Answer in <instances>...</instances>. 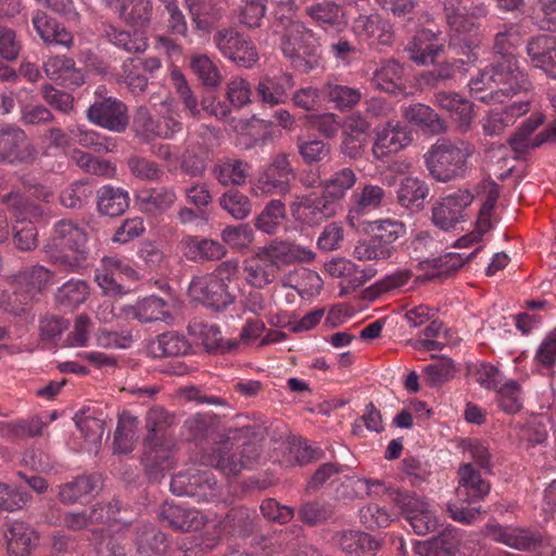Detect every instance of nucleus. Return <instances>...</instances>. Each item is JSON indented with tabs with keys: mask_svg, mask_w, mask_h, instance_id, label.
<instances>
[{
	"mask_svg": "<svg viewBox=\"0 0 556 556\" xmlns=\"http://www.w3.org/2000/svg\"><path fill=\"white\" fill-rule=\"evenodd\" d=\"M519 40L518 24L506 23L497 27L493 50L501 55V61L484 67L470 79L469 92L475 100L486 104L502 103L505 98L530 89L528 74L519 68L518 61L513 55V50Z\"/></svg>",
	"mask_w": 556,
	"mask_h": 556,
	"instance_id": "obj_1",
	"label": "nucleus"
},
{
	"mask_svg": "<svg viewBox=\"0 0 556 556\" xmlns=\"http://www.w3.org/2000/svg\"><path fill=\"white\" fill-rule=\"evenodd\" d=\"M86 232L72 220L62 219L53 226L43 252L51 264L65 271L78 270L85 261Z\"/></svg>",
	"mask_w": 556,
	"mask_h": 556,
	"instance_id": "obj_2",
	"label": "nucleus"
},
{
	"mask_svg": "<svg viewBox=\"0 0 556 556\" xmlns=\"http://www.w3.org/2000/svg\"><path fill=\"white\" fill-rule=\"evenodd\" d=\"M258 456L253 427L229 428L222 445L211 453V466L215 463V467L224 475L235 476L243 468L252 466Z\"/></svg>",
	"mask_w": 556,
	"mask_h": 556,
	"instance_id": "obj_3",
	"label": "nucleus"
},
{
	"mask_svg": "<svg viewBox=\"0 0 556 556\" xmlns=\"http://www.w3.org/2000/svg\"><path fill=\"white\" fill-rule=\"evenodd\" d=\"M473 152L475 147L468 141L439 139L426 153V165L434 179L446 182L464 176Z\"/></svg>",
	"mask_w": 556,
	"mask_h": 556,
	"instance_id": "obj_4",
	"label": "nucleus"
},
{
	"mask_svg": "<svg viewBox=\"0 0 556 556\" xmlns=\"http://www.w3.org/2000/svg\"><path fill=\"white\" fill-rule=\"evenodd\" d=\"M8 282L10 290H0V307L18 315L36 293L53 283V273L41 265H35L10 276Z\"/></svg>",
	"mask_w": 556,
	"mask_h": 556,
	"instance_id": "obj_5",
	"label": "nucleus"
},
{
	"mask_svg": "<svg viewBox=\"0 0 556 556\" xmlns=\"http://www.w3.org/2000/svg\"><path fill=\"white\" fill-rule=\"evenodd\" d=\"M1 202L8 207L15 222L14 243L21 251H31L38 244V230L35 226L43 211L27 200L20 191H11L2 197Z\"/></svg>",
	"mask_w": 556,
	"mask_h": 556,
	"instance_id": "obj_6",
	"label": "nucleus"
},
{
	"mask_svg": "<svg viewBox=\"0 0 556 556\" xmlns=\"http://www.w3.org/2000/svg\"><path fill=\"white\" fill-rule=\"evenodd\" d=\"M318 47L319 41L313 29L300 21H289L281 38V51L295 68L311 71L314 65L305 56H314Z\"/></svg>",
	"mask_w": 556,
	"mask_h": 556,
	"instance_id": "obj_7",
	"label": "nucleus"
},
{
	"mask_svg": "<svg viewBox=\"0 0 556 556\" xmlns=\"http://www.w3.org/2000/svg\"><path fill=\"white\" fill-rule=\"evenodd\" d=\"M295 172L289 156L285 153L276 155L252 182V193L255 197L286 195L291 191Z\"/></svg>",
	"mask_w": 556,
	"mask_h": 556,
	"instance_id": "obj_8",
	"label": "nucleus"
},
{
	"mask_svg": "<svg viewBox=\"0 0 556 556\" xmlns=\"http://www.w3.org/2000/svg\"><path fill=\"white\" fill-rule=\"evenodd\" d=\"M393 501L417 535L437 532L443 527L429 504L415 494L397 491Z\"/></svg>",
	"mask_w": 556,
	"mask_h": 556,
	"instance_id": "obj_9",
	"label": "nucleus"
},
{
	"mask_svg": "<svg viewBox=\"0 0 556 556\" xmlns=\"http://www.w3.org/2000/svg\"><path fill=\"white\" fill-rule=\"evenodd\" d=\"M138 273L126 260L105 256L96 270V280L106 294H122L129 290L127 282L136 281Z\"/></svg>",
	"mask_w": 556,
	"mask_h": 556,
	"instance_id": "obj_10",
	"label": "nucleus"
},
{
	"mask_svg": "<svg viewBox=\"0 0 556 556\" xmlns=\"http://www.w3.org/2000/svg\"><path fill=\"white\" fill-rule=\"evenodd\" d=\"M214 42L225 58L240 67L251 68L258 61L254 43L233 28L218 30L214 36Z\"/></svg>",
	"mask_w": 556,
	"mask_h": 556,
	"instance_id": "obj_11",
	"label": "nucleus"
},
{
	"mask_svg": "<svg viewBox=\"0 0 556 556\" xmlns=\"http://www.w3.org/2000/svg\"><path fill=\"white\" fill-rule=\"evenodd\" d=\"M37 154L23 129L14 125L0 126V161L9 164H27L33 163Z\"/></svg>",
	"mask_w": 556,
	"mask_h": 556,
	"instance_id": "obj_12",
	"label": "nucleus"
},
{
	"mask_svg": "<svg viewBox=\"0 0 556 556\" xmlns=\"http://www.w3.org/2000/svg\"><path fill=\"white\" fill-rule=\"evenodd\" d=\"M352 31L359 42L372 49L390 47L394 40L391 23L377 13L354 18Z\"/></svg>",
	"mask_w": 556,
	"mask_h": 556,
	"instance_id": "obj_13",
	"label": "nucleus"
},
{
	"mask_svg": "<svg viewBox=\"0 0 556 556\" xmlns=\"http://www.w3.org/2000/svg\"><path fill=\"white\" fill-rule=\"evenodd\" d=\"M87 119L101 128L113 132H123L128 126L127 106L116 98L96 101L86 111Z\"/></svg>",
	"mask_w": 556,
	"mask_h": 556,
	"instance_id": "obj_14",
	"label": "nucleus"
},
{
	"mask_svg": "<svg viewBox=\"0 0 556 556\" xmlns=\"http://www.w3.org/2000/svg\"><path fill=\"white\" fill-rule=\"evenodd\" d=\"M472 194L468 190H457L438 200L432 207V220L443 230L454 229L465 220V210L471 204Z\"/></svg>",
	"mask_w": 556,
	"mask_h": 556,
	"instance_id": "obj_15",
	"label": "nucleus"
},
{
	"mask_svg": "<svg viewBox=\"0 0 556 556\" xmlns=\"http://www.w3.org/2000/svg\"><path fill=\"white\" fill-rule=\"evenodd\" d=\"M206 455H202L203 468L190 467L173 476L170 491L178 496H189L198 503L206 502L208 496V471L205 465Z\"/></svg>",
	"mask_w": 556,
	"mask_h": 556,
	"instance_id": "obj_16",
	"label": "nucleus"
},
{
	"mask_svg": "<svg viewBox=\"0 0 556 556\" xmlns=\"http://www.w3.org/2000/svg\"><path fill=\"white\" fill-rule=\"evenodd\" d=\"M291 212L296 220L315 226L336 214V204L324 193L309 194L293 202Z\"/></svg>",
	"mask_w": 556,
	"mask_h": 556,
	"instance_id": "obj_17",
	"label": "nucleus"
},
{
	"mask_svg": "<svg viewBox=\"0 0 556 556\" xmlns=\"http://www.w3.org/2000/svg\"><path fill=\"white\" fill-rule=\"evenodd\" d=\"M444 41L442 33L422 28L407 43L406 51L413 62L418 65H427L433 63L443 52Z\"/></svg>",
	"mask_w": 556,
	"mask_h": 556,
	"instance_id": "obj_18",
	"label": "nucleus"
},
{
	"mask_svg": "<svg viewBox=\"0 0 556 556\" xmlns=\"http://www.w3.org/2000/svg\"><path fill=\"white\" fill-rule=\"evenodd\" d=\"M530 64L542 71L548 78L556 79V36L538 35L526 46Z\"/></svg>",
	"mask_w": 556,
	"mask_h": 556,
	"instance_id": "obj_19",
	"label": "nucleus"
},
{
	"mask_svg": "<svg viewBox=\"0 0 556 556\" xmlns=\"http://www.w3.org/2000/svg\"><path fill=\"white\" fill-rule=\"evenodd\" d=\"M486 534L493 541L505 544L518 551L534 549L542 542L540 532L529 528L490 525L486 527Z\"/></svg>",
	"mask_w": 556,
	"mask_h": 556,
	"instance_id": "obj_20",
	"label": "nucleus"
},
{
	"mask_svg": "<svg viewBox=\"0 0 556 556\" xmlns=\"http://www.w3.org/2000/svg\"><path fill=\"white\" fill-rule=\"evenodd\" d=\"M384 189L378 185L365 184L353 191L350 198L348 220L356 227L355 220L380 208L386 200Z\"/></svg>",
	"mask_w": 556,
	"mask_h": 556,
	"instance_id": "obj_21",
	"label": "nucleus"
},
{
	"mask_svg": "<svg viewBox=\"0 0 556 556\" xmlns=\"http://www.w3.org/2000/svg\"><path fill=\"white\" fill-rule=\"evenodd\" d=\"M159 516L164 526L174 530L197 531L205 525V516L202 511L194 508H185L173 502L164 503Z\"/></svg>",
	"mask_w": 556,
	"mask_h": 556,
	"instance_id": "obj_22",
	"label": "nucleus"
},
{
	"mask_svg": "<svg viewBox=\"0 0 556 556\" xmlns=\"http://www.w3.org/2000/svg\"><path fill=\"white\" fill-rule=\"evenodd\" d=\"M490 483L470 463L463 464L458 469L457 496L459 501L479 504L490 493Z\"/></svg>",
	"mask_w": 556,
	"mask_h": 556,
	"instance_id": "obj_23",
	"label": "nucleus"
},
{
	"mask_svg": "<svg viewBox=\"0 0 556 556\" xmlns=\"http://www.w3.org/2000/svg\"><path fill=\"white\" fill-rule=\"evenodd\" d=\"M294 85V78L290 73H282L274 77L264 76L256 86V97L263 104L269 106L282 104L289 99V91Z\"/></svg>",
	"mask_w": 556,
	"mask_h": 556,
	"instance_id": "obj_24",
	"label": "nucleus"
},
{
	"mask_svg": "<svg viewBox=\"0 0 556 556\" xmlns=\"http://www.w3.org/2000/svg\"><path fill=\"white\" fill-rule=\"evenodd\" d=\"M121 21L132 26H143L152 18V0H103Z\"/></svg>",
	"mask_w": 556,
	"mask_h": 556,
	"instance_id": "obj_25",
	"label": "nucleus"
},
{
	"mask_svg": "<svg viewBox=\"0 0 556 556\" xmlns=\"http://www.w3.org/2000/svg\"><path fill=\"white\" fill-rule=\"evenodd\" d=\"M125 319H137L140 323L168 320L172 318L168 303L162 298L150 295L138 300L134 305L121 308Z\"/></svg>",
	"mask_w": 556,
	"mask_h": 556,
	"instance_id": "obj_26",
	"label": "nucleus"
},
{
	"mask_svg": "<svg viewBox=\"0 0 556 556\" xmlns=\"http://www.w3.org/2000/svg\"><path fill=\"white\" fill-rule=\"evenodd\" d=\"M43 70L48 78L59 81L64 87H79L85 84V73L76 67L72 58L50 56L43 62Z\"/></svg>",
	"mask_w": 556,
	"mask_h": 556,
	"instance_id": "obj_27",
	"label": "nucleus"
},
{
	"mask_svg": "<svg viewBox=\"0 0 556 556\" xmlns=\"http://www.w3.org/2000/svg\"><path fill=\"white\" fill-rule=\"evenodd\" d=\"M101 488V476L97 473L78 476L59 486L58 498L64 505L83 503Z\"/></svg>",
	"mask_w": 556,
	"mask_h": 556,
	"instance_id": "obj_28",
	"label": "nucleus"
},
{
	"mask_svg": "<svg viewBox=\"0 0 556 556\" xmlns=\"http://www.w3.org/2000/svg\"><path fill=\"white\" fill-rule=\"evenodd\" d=\"M260 249L271 261V264L278 267V270L281 266L295 262H309L315 256L309 249L287 241L275 240Z\"/></svg>",
	"mask_w": 556,
	"mask_h": 556,
	"instance_id": "obj_29",
	"label": "nucleus"
},
{
	"mask_svg": "<svg viewBox=\"0 0 556 556\" xmlns=\"http://www.w3.org/2000/svg\"><path fill=\"white\" fill-rule=\"evenodd\" d=\"M142 463L151 472L173 467L172 443L164 435L148 437L144 442Z\"/></svg>",
	"mask_w": 556,
	"mask_h": 556,
	"instance_id": "obj_30",
	"label": "nucleus"
},
{
	"mask_svg": "<svg viewBox=\"0 0 556 556\" xmlns=\"http://www.w3.org/2000/svg\"><path fill=\"white\" fill-rule=\"evenodd\" d=\"M343 552L354 556H375L380 545L371 535L358 530H343L332 536Z\"/></svg>",
	"mask_w": 556,
	"mask_h": 556,
	"instance_id": "obj_31",
	"label": "nucleus"
},
{
	"mask_svg": "<svg viewBox=\"0 0 556 556\" xmlns=\"http://www.w3.org/2000/svg\"><path fill=\"white\" fill-rule=\"evenodd\" d=\"M4 535L10 556H29L38 544L37 532L24 521L10 523Z\"/></svg>",
	"mask_w": 556,
	"mask_h": 556,
	"instance_id": "obj_32",
	"label": "nucleus"
},
{
	"mask_svg": "<svg viewBox=\"0 0 556 556\" xmlns=\"http://www.w3.org/2000/svg\"><path fill=\"white\" fill-rule=\"evenodd\" d=\"M31 23L39 37L47 43H54L70 48L73 43V35L47 12L36 10L31 16Z\"/></svg>",
	"mask_w": 556,
	"mask_h": 556,
	"instance_id": "obj_33",
	"label": "nucleus"
},
{
	"mask_svg": "<svg viewBox=\"0 0 556 556\" xmlns=\"http://www.w3.org/2000/svg\"><path fill=\"white\" fill-rule=\"evenodd\" d=\"M305 15L311 22L324 30H340L343 25V11L334 1L323 0L305 7Z\"/></svg>",
	"mask_w": 556,
	"mask_h": 556,
	"instance_id": "obj_34",
	"label": "nucleus"
},
{
	"mask_svg": "<svg viewBox=\"0 0 556 556\" xmlns=\"http://www.w3.org/2000/svg\"><path fill=\"white\" fill-rule=\"evenodd\" d=\"M435 103L451 114L459 131L466 132L469 129L473 113L468 100L456 92L440 91L435 94Z\"/></svg>",
	"mask_w": 556,
	"mask_h": 556,
	"instance_id": "obj_35",
	"label": "nucleus"
},
{
	"mask_svg": "<svg viewBox=\"0 0 556 556\" xmlns=\"http://www.w3.org/2000/svg\"><path fill=\"white\" fill-rule=\"evenodd\" d=\"M243 271L248 283L262 289L275 280L278 267L258 249L253 256L245 260Z\"/></svg>",
	"mask_w": 556,
	"mask_h": 556,
	"instance_id": "obj_36",
	"label": "nucleus"
},
{
	"mask_svg": "<svg viewBox=\"0 0 556 556\" xmlns=\"http://www.w3.org/2000/svg\"><path fill=\"white\" fill-rule=\"evenodd\" d=\"M488 14V8L483 2L475 3L470 1L466 5V17L473 24L472 28L465 34H460L459 38L467 39L463 42V39H459L460 45H451L448 42V48L452 49L458 55H465L468 59V62H476L478 59L475 49L477 48V42L475 39V33L478 28L477 20L484 17ZM451 37V34L448 35Z\"/></svg>",
	"mask_w": 556,
	"mask_h": 556,
	"instance_id": "obj_37",
	"label": "nucleus"
},
{
	"mask_svg": "<svg viewBox=\"0 0 556 556\" xmlns=\"http://www.w3.org/2000/svg\"><path fill=\"white\" fill-rule=\"evenodd\" d=\"M371 84L375 88L388 93L403 91L404 67L394 59L386 60L375 71Z\"/></svg>",
	"mask_w": 556,
	"mask_h": 556,
	"instance_id": "obj_38",
	"label": "nucleus"
},
{
	"mask_svg": "<svg viewBox=\"0 0 556 556\" xmlns=\"http://www.w3.org/2000/svg\"><path fill=\"white\" fill-rule=\"evenodd\" d=\"M497 199L498 191L495 188H491L485 194L484 201L480 207L478 218L476 222V229L472 232L459 238L456 241L457 247H470L475 242L480 241L482 236L491 229V216L494 211Z\"/></svg>",
	"mask_w": 556,
	"mask_h": 556,
	"instance_id": "obj_39",
	"label": "nucleus"
},
{
	"mask_svg": "<svg viewBox=\"0 0 556 556\" xmlns=\"http://www.w3.org/2000/svg\"><path fill=\"white\" fill-rule=\"evenodd\" d=\"M407 132L399 124L389 123L377 132V138L372 147V153L377 159H382L390 153H395L409 142Z\"/></svg>",
	"mask_w": 556,
	"mask_h": 556,
	"instance_id": "obj_40",
	"label": "nucleus"
},
{
	"mask_svg": "<svg viewBox=\"0 0 556 556\" xmlns=\"http://www.w3.org/2000/svg\"><path fill=\"white\" fill-rule=\"evenodd\" d=\"M471 0H444V12L448 29L451 30V45H460L459 36L470 30L473 24L465 16L466 5ZM463 42H467V39Z\"/></svg>",
	"mask_w": 556,
	"mask_h": 556,
	"instance_id": "obj_41",
	"label": "nucleus"
},
{
	"mask_svg": "<svg viewBox=\"0 0 556 556\" xmlns=\"http://www.w3.org/2000/svg\"><path fill=\"white\" fill-rule=\"evenodd\" d=\"M323 94L340 111H349L356 106L362 99L359 88L339 84L337 79H328L323 88Z\"/></svg>",
	"mask_w": 556,
	"mask_h": 556,
	"instance_id": "obj_42",
	"label": "nucleus"
},
{
	"mask_svg": "<svg viewBox=\"0 0 556 556\" xmlns=\"http://www.w3.org/2000/svg\"><path fill=\"white\" fill-rule=\"evenodd\" d=\"M105 37L114 47L128 53H142L148 48L147 37L139 30L130 31L114 25H108Z\"/></svg>",
	"mask_w": 556,
	"mask_h": 556,
	"instance_id": "obj_43",
	"label": "nucleus"
},
{
	"mask_svg": "<svg viewBox=\"0 0 556 556\" xmlns=\"http://www.w3.org/2000/svg\"><path fill=\"white\" fill-rule=\"evenodd\" d=\"M72 139L79 146L96 153H109L116 149V140L84 125H76L68 129Z\"/></svg>",
	"mask_w": 556,
	"mask_h": 556,
	"instance_id": "obj_44",
	"label": "nucleus"
},
{
	"mask_svg": "<svg viewBox=\"0 0 556 556\" xmlns=\"http://www.w3.org/2000/svg\"><path fill=\"white\" fill-rule=\"evenodd\" d=\"M98 210L111 217L123 214L129 206L128 192L119 187L105 185L98 192Z\"/></svg>",
	"mask_w": 556,
	"mask_h": 556,
	"instance_id": "obj_45",
	"label": "nucleus"
},
{
	"mask_svg": "<svg viewBox=\"0 0 556 556\" xmlns=\"http://www.w3.org/2000/svg\"><path fill=\"white\" fill-rule=\"evenodd\" d=\"M175 200V192L166 188L141 190L137 194L139 210L149 215H156L167 211Z\"/></svg>",
	"mask_w": 556,
	"mask_h": 556,
	"instance_id": "obj_46",
	"label": "nucleus"
},
{
	"mask_svg": "<svg viewBox=\"0 0 556 556\" xmlns=\"http://www.w3.org/2000/svg\"><path fill=\"white\" fill-rule=\"evenodd\" d=\"M405 118L415 125L422 127L431 134H440L445 130V123L433 109L426 104L415 103L404 111Z\"/></svg>",
	"mask_w": 556,
	"mask_h": 556,
	"instance_id": "obj_47",
	"label": "nucleus"
},
{
	"mask_svg": "<svg viewBox=\"0 0 556 556\" xmlns=\"http://www.w3.org/2000/svg\"><path fill=\"white\" fill-rule=\"evenodd\" d=\"M356 181L357 176L355 172L350 167H342L324 180V194L336 204L344 199L346 192L354 187Z\"/></svg>",
	"mask_w": 556,
	"mask_h": 556,
	"instance_id": "obj_48",
	"label": "nucleus"
},
{
	"mask_svg": "<svg viewBox=\"0 0 556 556\" xmlns=\"http://www.w3.org/2000/svg\"><path fill=\"white\" fill-rule=\"evenodd\" d=\"M250 166L238 159H225L214 166V174L223 186H240L248 178Z\"/></svg>",
	"mask_w": 556,
	"mask_h": 556,
	"instance_id": "obj_49",
	"label": "nucleus"
},
{
	"mask_svg": "<svg viewBox=\"0 0 556 556\" xmlns=\"http://www.w3.org/2000/svg\"><path fill=\"white\" fill-rule=\"evenodd\" d=\"M286 218V205L281 200H270L263 211L257 215L254 226L257 230L267 233L276 235L280 229L282 222Z\"/></svg>",
	"mask_w": 556,
	"mask_h": 556,
	"instance_id": "obj_50",
	"label": "nucleus"
},
{
	"mask_svg": "<svg viewBox=\"0 0 556 556\" xmlns=\"http://www.w3.org/2000/svg\"><path fill=\"white\" fill-rule=\"evenodd\" d=\"M116 79L118 84L125 85L135 97L141 96L149 85L148 77L132 58H128L122 63Z\"/></svg>",
	"mask_w": 556,
	"mask_h": 556,
	"instance_id": "obj_51",
	"label": "nucleus"
},
{
	"mask_svg": "<svg viewBox=\"0 0 556 556\" xmlns=\"http://www.w3.org/2000/svg\"><path fill=\"white\" fill-rule=\"evenodd\" d=\"M429 194L427 184L416 177H406L397 190V201L406 208H419Z\"/></svg>",
	"mask_w": 556,
	"mask_h": 556,
	"instance_id": "obj_52",
	"label": "nucleus"
},
{
	"mask_svg": "<svg viewBox=\"0 0 556 556\" xmlns=\"http://www.w3.org/2000/svg\"><path fill=\"white\" fill-rule=\"evenodd\" d=\"M169 78L185 109L192 117H199L201 110H206L204 100L201 103L198 102L185 75L177 66L170 68Z\"/></svg>",
	"mask_w": 556,
	"mask_h": 556,
	"instance_id": "obj_53",
	"label": "nucleus"
},
{
	"mask_svg": "<svg viewBox=\"0 0 556 556\" xmlns=\"http://www.w3.org/2000/svg\"><path fill=\"white\" fill-rule=\"evenodd\" d=\"M190 345L184 336L168 331L156 338L152 344V353L155 357H176L185 355Z\"/></svg>",
	"mask_w": 556,
	"mask_h": 556,
	"instance_id": "obj_54",
	"label": "nucleus"
},
{
	"mask_svg": "<svg viewBox=\"0 0 556 556\" xmlns=\"http://www.w3.org/2000/svg\"><path fill=\"white\" fill-rule=\"evenodd\" d=\"M137 418L128 413H123L114 433V452L127 454L132 451L136 442Z\"/></svg>",
	"mask_w": 556,
	"mask_h": 556,
	"instance_id": "obj_55",
	"label": "nucleus"
},
{
	"mask_svg": "<svg viewBox=\"0 0 556 556\" xmlns=\"http://www.w3.org/2000/svg\"><path fill=\"white\" fill-rule=\"evenodd\" d=\"M167 548L164 533L148 525L142 528L137 538V552L140 556H159Z\"/></svg>",
	"mask_w": 556,
	"mask_h": 556,
	"instance_id": "obj_56",
	"label": "nucleus"
},
{
	"mask_svg": "<svg viewBox=\"0 0 556 556\" xmlns=\"http://www.w3.org/2000/svg\"><path fill=\"white\" fill-rule=\"evenodd\" d=\"M88 295L89 288L84 280L71 279L58 289L55 301L64 309H74L83 304Z\"/></svg>",
	"mask_w": 556,
	"mask_h": 556,
	"instance_id": "obj_57",
	"label": "nucleus"
},
{
	"mask_svg": "<svg viewBox=\"0 0 556 556\" xmlns=\"http://www.w3.org/2000/svg\"><path fill=\"white\" fill-rule=\"evenodd\" d=\"M498 407L506 414L514 415L520 412L523 405L521 386L515 380H506L495 390Z\"/></svg>",
	"mask_w": 556,
	"mask_h": 556,
	"instance_id": "obj_58",
	"label": "nucleus"
},
{
	"mask_svg": "<svg viewBox=\"0 0 556 556\" xmlns=\"http://www.w3.org/2000/svg\"><path fill=\"white\" fill-rule=\"evenodd\" d=\"M370 230L372 236H375L383 245L390 248V251L393 254L396 250L394 242L406 233L405 225L402 222L392 218L378 219L370 223Z\"/></svg>",
	"mask_w": 556,
	"mask_h": 556,
	"instance_id": "obj_59",
	"label": "nucleus"
},
{
	"mask_svg": "<svg viewBox=\"0 0 556 556\" xmlns=\"http://www.w3.org/2000/svg\"><path fill=\"white\" fill-rule=\"evenodd\" d=\"M184 429L187 440L199 447L201 452H205L208 437V416L202 413L189 417L184 424Z\"/></svg>",
	"mask_w": 556,
	"mask_h": 556,
	"instance_id": "obj_60",
	"label": "nucleus"
},
{
	"mask_svg": "<svg viewBox=\"0 0 556 556\" xmlns=\"http://www.w3.org/2000/svg\"><path fill=\"white\" fill-rule=\"evenodd\" d=\"M333 515L332 505L324 501H311L301 505L300 520L308 527H315L329 520Z\"/></svg>",
	"mask_w": 556,
	"mask_h": 556,
	"instance_id": "obj_61",
	"label": "nucleus"
},
{
	"mask_svg": "<svg viewBox=\"0 0 556 556\" xmlns=\"http://www.w3.org/2000/svg\"><path fill=\"white\" fill-rule=\"evenodd\" d=\"M222 240L232 250L242 251L253 242L254 232L249 224L230 225L223 229Z\"/></svg>",
	"mask_w": 556,
	"mask_h": 556,
	"instance_id": "obj_62",
	"label": "nucleus"
},
{
	"mask_svg": "<svg viewBox=\"0 0 556 556\" xmlns=\"http://www.w3.org/2000/svg\"><path fill=\"white\" fill-rule=\"evenodd\" d=\"M219 205L236 219H244L252 212L250 199L237 190L224 193L219 198Z\"/></svg>",
	"mask_w": 556,
	"mask_h": 556,
	"instance_id": "obj_63",
	"label": "nucleus"
},
{
	"mask_svg": "<svg viewBox=\"0 0 556 556\" xmlns=\"http://www.w3.org/2000/svg\"><path fill=\"white\" fill-rule=\"evenodd\" d=\"M353 255L359 261H384L390 258L393 253L390 248L383 245L375 236L359 241L353 251Z\"/></svg>",
	"mask_w": 556,
	"mask_h": 556,
	"instance_id": "obj_64",
	"label": "nucleus"
}]
</instances>
